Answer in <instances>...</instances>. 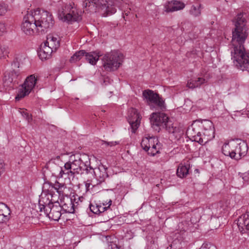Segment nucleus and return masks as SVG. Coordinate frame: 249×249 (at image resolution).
Wrapping results in <instances>:
<instances>
[{
    "label": "nucleus",
    "mask_w": 249,
    "mask_h": 249,
    "mask_svg": "<svg viewBox=\"0 0 249 249\" xmlns=\"http://www.w3.org/2000/svg\"><path fill=\"white\" fill-rule=\"evenodd\" d=\"M8 10V6L4 4H0V16H2L5 14Z\"/></svg>",
    "instance_id": "obj_34"
},
{
    "label": "nucleus",
    "mask_w": 249,
    "mask_h": 249,
    "mask_svg": "<svg viewBox=\"0 0 249 249\" xmlns=\"http://www.w3.org/2000/svg\"><path fill=\"white\" fill-rule=\"evenodd\" d=\"M108 249H120V247L113 242H110L108 244Z\"/></svg>",
    "instance_id": "obj_42"
},
{
    "label": "nucleus",
    "mask_w": 249,
    "mask_h": 249,
    "mask_svg": "<svg viewBox=\"0 0 249 249\" xmlns=\"http://www.w3.org/2000/svg\"><path fill=\"white\" fill-rule=\"evenodd\" d=\"M6 32V28L4 23L0 22V36Z\"/></svg>",
    "instance_id": "obj_41"
},
{
    "label": "nucleus",
    "mask_w": 249,
    "mask_h": 249,
    "mask_svg": "<svg viewBox=\"0 0 249 249\" xmlns=\"http://www.w3.org/2000/svg\"><path fill=\"white\" fill-rule=\"evenodd\" d=\"M234 140L225 142L221 148L222 153L226 156L231 158H235V153L233 152Z\"/></svg>",
    "instance_id": "obj_21"
},
{
    "label": "nucleus",
    "mask_w": 249,
    "mask_h": 249,
    "mask_svg": "<svg viewBox=\"0 0 249 249\" xmlns=\"http://www.w3.org/2000/svg\"><path fill=\"white\" fill-rule=\"evenodd\" d=\"M59 203L64 213H74V204L71 198L68 196L64 197L62 199H61Z\"/></svg>",
    "instance_id": "obj_19"
},
{
    "label": "nucleus",
    "mask_w": 249,
    "mask_h": 249,
    "mask_svg": "<svg viewBox=\"0 0 249 249\" xmlns=\"http://www.w3.org/2000/svg\"><path fill=\"white\" fill-rule=\"evenodd\" d=\"M58 17L64 22H72L81 19L80 12L74 3L66 4L59 10Z\"/></svg>",
    "instance_id": "obj_7"
},
{
    "label": "nucleus",
    "mask_w": 249,
    "mask_h": 249,
    "mask_svg": "<svg viewBox=\"0 0 249 249\" xmlns=\"http://www.w3.org/2000/svg\"><path fill=\"white\" fill-rule=\"evenodd\" d=\"M36 81L37 78L34 74L28 76L24 83L19 88L17 95L15 97L16 101H18L28 95L35 87Z\"/></svg>",
    "instance_id": "obj_10"
},
{
    "label": "nucleus",
    "mask_w": 249,
    "mask_h": 249,
    "mask_svg": "<svg viewBox=\"0 0 249 249\" xmlns=\"http://www.w3.org/2000/svg\"><path fill=\"white\" fill-rule=\"evenodd\" d=\"M199 128L203 130V136L205 142L212 140L214 137V130L213 123L208 120H204L201 122H198Z\"/></svg>",
    "instance_id": "obj_14"
},
{
    "label": "nucleus",
    "mask_w": 249,
    "mask_h": 249,
    "mask_svg": "<svg viewBox=\"0 0 249 249\" xmlns=\"http://www.w3.org/2000/svg\"><path fill=\"white\" fill-rule=\"evenodd\" d=\"M221 208H222L223 209V210L224 211V213H225V212H227V208H228V206L227 205V204H225V205H223V206H220Z\"/></svg>",
    "instance_id": "obj_44"
},
{
    "label": "nucleus",
    "mask_w": 249,
    "mask_h": 249,
    "mask_svg": "<svg viewBox=\"0 0 249 249\" xmlns=\"http://www.w3.org/2000/svg\"><path fill=\"white\" fill-rule=\"evenodd\" d=\"M200 130V128L198 122L195 121L188 128L186 133L189 137L193 138L195 141L197 142L202 144L205 142V140L204 139V136H202Z\"/></svg>",
    "instance_id": "obj_15"
},
{
    "label": "nucleus",
    "mask_w": 249,
    "mask_h": 249,
    "mask_svg": "<svg viewBox=\"0 0 249 249\" xmlns=\"http://www.w3.org/2000/svg\"><path fill=\"white\" fill-rule=\"evenodd\" d=\"M9 48L6 45H3L0 43V59L4 58L9 53Z\"/></svg>",
    "instance_id": "obj_29"
},
{
    "label": "nucleus",
    "mask_w": 249,
    "mask_h": 249,
    "mask_svg": "<svg viewBox=\"0 0 249 249\" xmlns=\"http://www.w3.org/2000/svg\"><path fill=\"white\" fill-rule=\"evenodd\" d=\"M205 82V79L202 77H198L190 80L187 83V86L189 88H195L200 86Z\"/></svg>",
    "instance_id": "obj_27"
},
{
    "label": "nucleus",
    "mask_w": 249,
    "mask_h": 249,
    "mask_svg": "<svg viewBox=\"0 0 249 249\" xmlns=\"http://www.w3.org/2000/svg\"><path fill=\"white\" fill-rule=\"evenodd\" d=\"M79 200H80L81 201H82V200L84 199V198H83V197H79Z\"/></svg>",
    "instance_id": "obj_47"
},
{
    "label": "nucleus",
    "mask_w": 249,
    "mask_h": 249,
    "mask_svg": "<svg viewBox=\"0 0 249 249\" xmlns=\"http://www.w3.org/2000/svg\"><path fill=\"white\" fill-rule=\"evenodd\" d=\"M127 121L131 126V132L135 133L141 121L140 115L136 109L130 108L128 110Z\"/></svg>",
    "instance_id": "obj_16"
},
{
    "label": "nucleus",
    "mask_w": 249,
    "mask_h": 249,
    "mask_svg": "<svg viewBox=\"0 0 249 249\" xmlns=\"http://www.w3.org/2000/svg\"><path fill=\"white\" fill-rule=\"evenodd\" d=\"M229 177V174L226 170H221L220 175H219V179L224 183L227 182V179Z\"/></svg>",
    "instance_id": "obj_31"
},
{
    "label": "nucleus",
    "mask_w": 249,
    "mask_h": 249,
    "mask_svg": "<svg viewBox=\"0 0 249 249\" xmlns=\"http://www.w3.org/2000/svg\"><path fill=\"white\" fill-rule=\"evenodd\" d=\"M199 249H217V248L216 247L212 246V247L209 248V249H208L206 245L203 244L202 245V246Z\"/></svg>",
    "instance_id": "obj_43"
},
{
    "label": "nucleus",
    "mask_w": 249,
    "mask_h": 249,
    "mask_svg": "<svg viewBox=\"0 0 249 249\" xmlns=\"http://www.w3.org/2000/svg\"><path fill=\"white\" fill-rule=\"evenodd\" d=\"M21 113L22 116L25 118L28 122H30L32 121V117L29 115V113L26 111H22L21 112Z\"/></svg>",
    "instance_id": "obj_38"
},
{
    "label": "nucleus",
    "mask_w": 249,
    "mask_h": 249,
    "mask_svg": "<svg viewBox=\"0 0 249 249\" xmlns=\"http://www.w3.org/2000/svg\"><path fill=\"white\" fill-rule=\"evenodd\" d=\"M85 56L87 61L92 65L96 64L101 54L98 52H91L87 53L84 50L76 52L71 58L70 61L71 63L80 60L82 57Z\"/></svg>",
    "instance_id": "obj_12"
},
{
    "label": "nucleus",
    "mask_w": 249,
    "mask_h": 249,
    "mask_svg": "<svg viewBox=\"0 0 249 249\" xmlns=\"http://www.w3.org/2000/svg\"><path fill=\"white\" fill-rule=\"evenodd\" d=\"M200 5H193L190 10V14L194 17H197L200 15Z\"/></svg>",
    "instance_id": "obj_28"
},
{
    "label": "nucleus",
    "mask_w": 249,
    "mask_h": 249,
    "mask_svg": "<svg viewBox=\"0 0 249 249\" xmlns=\"http://www.w3.org/2000/svg\"><path fill=\"white\" fill-rule=\"evenodd\" d=\"M246 213H249V212H247Z\"/></svg>",
    "instance_id": "obj_49"
},
{
    "label": "nucleus",
    "mask_w": 249,
    "mask_h": 249,
    "mask_svg": "<svg viewBox=\"0 0 249 249\" xmlns=\"http://www.w3.org/2000/svg\"><path fill=\"white\" fill-rule=\"evenodd\" d=\"M159 94L154 92L153 90L150 89L144 90L142 92V96L144 99L146 100L147 104L150 105V103L154 99L158 97Z\"/></svg>",
    "instance_id": "obj_25"
},
{
    "label": "nucleus",
    "mask_w": 249,
    "mask_h": 249,
    "mask_svg": "<svg viewBox=\"0 0 249 249\" xmlns=\"http://www.w3.org/2000/svg\"><path fill=\"white\" fill-rule=\"evenodd\" d=\"M14 65H15V66H16V63H14Z\"/></svg>",
    "instance_id": "obj_48"
},
{
    "label": "nucleus",
    "mask_w": 249,
    "mask_h": 249,
    "mask_svg": "<svg viewBox=\"0 0 249 249\" xmlns=\"http://www.w3.org/2000/svg\"><path fill=\"white\" fill-rule=\"evenodd\" d=\"M233 145V150L235 153V158H232V159L238 160L246 155L248 146L246 142L238 140L234 141Z\"/></svg>",
    "instance_id": "obj_18"
},
{
    "label": "nucleus",
    "mask_w": 249,
    "mask_h": 249,
    "mask_svg": "<svg viewBox=\"0 0 249 249\" xmlns=\"http://www.w3.org/2000/svg\"><path fill=\"white\" fill-rule=\"evenodd\" d=\"M108 203H109V205H107V206L105 207L102 206L101 204H98L99 210H100V213L104 212L105 211L107 210L110 208V206L112 204V200L111 199H109V201H108Z\"/></svg>",
    "instance_id": "obj_33"
},
{
    "label": "nucleus",
    "mask_w": 249,
    "mask_h": 249,
    "mask_svg": "<svg viewBox=\"0 0 249 249\" xmlns=\"http://www.w3.org/2000/svg\"><path fill=\"white\" fill-rule=\"evenodd\" d=\"M150 119L152 127L158 132L161 128H165L171 133L176 131L177 127L173 126L172 122L169 121L168 117L164 113H153Z\"/></svg>",
    "instance_id": "obj_5"
},
{
    "label": "nucleus",
    "mask_w": 249,
    "mask_h": 249,
    "mask_svg": "<svg viewBox=\"0 0 249 249\" xmlns=\"http://www.w3.org/2000/svg\"><path fill=\"white\" fill-rule=\"evenodd\" d=\"M102 142H103L102 145L105 144L106 146H115L118 143V142L116 141L107 142L103 141Z\"/></svg>",
    "instance_id": "obj_40"
},
{
    "label": "nucleus",
    "mask_w": 249,
    "mask_h": 249,
    "mask_svg": "<svg viewBox=\"0 0 249 249\" xmlns=\"http://www.w3.org/2000/svg\"><path fill=\"white\" fill-rule=\"evenodd\" d=\"M190 165H183L180 164L177 170V175L180 178H184L186 177L189 173Z\"/></svg>",
    "instance_id": "obj_26"
},
{
    "label": "nucleus",
    "mask_w": 249,
    "mask_h": 249,
    "mask_svg": "<svg viewBox=\"0 0 249 249\" xmlns=\"http://www.w3.org/2000/svg\"><path fill=\"white\" fill-rule=\"evenodd\" d=\"M9 219V215H6V214L3 213L0 214V223H6L8 221Z\"/></svg>",
    "instance_id": "obj_36"
},
{
    "label": "nucleus",
    "mask_w": 249,
    "mask_h": 249,
    "mask_svg": "<svg viewBox=\"0 0 249 249\" xmlns=\"http://www.w3.org/2000/svg\"><path fill=\"white\" fill-rule=\"evenodd\" d=\"M89 209L90 211L94 214H100L98 204H90Z\"/></svg>",
    "instance_id": "obj_32"
},
{
    "label": "nucleus",
    "mask_w": 249,
    "mask_h": 249,
    "mask_svg": "<svg viewBox=\"0 0 249 249\" xmlns=\"http://www.w3.org/2000/svg\"><path fill=\"white\" fill-rule=\"evenodd\" d=\"M195 172L196 173H199V170L198 169H195Z\"/></svg>",
    "instance_id": "obj_46"
},
{
    "label": "nucleus",
    "mask_w": 249,
    "mask_h": 249,
    "mask_svg": "<svg viewBox=\"0 0 249 249\" xmlns=\"http://www.w3.org/2000/svg\"><path fill=\"white\" fill-rule=\"evenodd\" d=\"M10 211L6 205L3 203H0V214L3 213L6 215H10Z\"/></svg>",
    "instance_id": "obj_30"
},
{
    "label": "nucleus",
    "mask_w": 249,
    "mask_h": 249,
    "mask_svg": "<svg viewBox=\"0 0 249 249\" xmlns=\"http://www.w3.org/2000/svg\"><path fill=\"white\" fill-rule=\"evenodd\" d=\"M53 52L55 51L49 45L45 44V42L44 46H41L40 50L38 51V55L42 60H46L50 57Z\"/></svg>",
    "instance_id": "obj_22"
},
{
    "label": "nucleus",
    "mask_w": 249,
    "mask_h": 249,
    "mask_svg": "<svg viewBox=\"0 0 249 249\" xmlns=\"http://www.w3.org/2000/svg\"><path fill=\"white\" fill-rule=\"evenodd\" d=\"M246 22L243 14H238L235 19V28L232 32L230 50L234 66L239 70L249 72V53L244 45L248 36Z\"/></svg>",
    "instance_id": "obj_1"
},
{
    "label": "nucleus",
    "mask_w": 249,
    "mask_h": 249,
    "mask_svg": "<svg viewBox=\"0 0 249 249\" xmlns=\"http://www.w3.org/2000/svg\"><path fill=\"white\" fill-rule=\"evenodd\" d=\"M53 24L52 15L46 11L36 9L27 11L21 25L22 31L26 35L32 36L36 32L43 34Z\"/></svg>",
    "instance_id": "obj_2"
},
{
    "label": "nucleus",
    "mask_w": 249,
    "mask_h": 249,
    "mask_svg": "<svg viewBox=\"0 0 249 249\" xmlns=\"http://www.w3.org/2000/svg\"><path fill=\"white\" fill-rule=\"evenodd\" d=\"M123 55L117 52H112L106 54L103 59V65L107 71H112L117 70L122 64Z\"/></svg>",
    "instance_id": "obj_8"
},
{
    "label": "nucleus",
    "mask_w": 249,
    "mask_h": 249,
    "mask_svg": "<svg viewBox=\"0 0 249 249\" xmlns=\"http://www.w3.org/2000/svg\"><path fill=\"white\" fill-rule=\"evenodd\" d=\"M240 177L242 178L243 181L247 183H249V171L247 172L242 173L240 175Z\"/></svg>",
    "instance_id": "obj_35"
},
{
    "label": "nucleus",
    "mask_w": 249,
    "mask_h": 249,
    "mask_svg": "<svg viewBox=\"0 0 249 249\" xmlns=\"http://www.w3.org/2000/svg\"><path fill=\"white\" fill-rule=\"evenodd\" d=\"M149 106L151 109L155 108L162 111L164 110L166 108L164 101L163 100L162 97L159 95V94L158 95V97L156 98V99H154L152 101Z\"/></svg>",
    "instance_id": "obj_23"
},
{
    "label": "nucleus",
    "mask_w": 249,
    "mask_h": 249,
    "mask_svg": "<svg viewBox=\"0 0 249 249\" xmlns=\"http://www.w3.org/2000/svg\"><path fill=\"white\" fill-rule=\"evenodd\" d=\"M89 166V159L87 155L71 156L64 167H60L59 176L61 178H63L64 175L68 178H73L75 174H88Z\"/></svg>",
    "instance_id": "obj_3"
},
{
    "label": "nucleus",
    "mask_w": 249,
    "mask_h": 249,
    "mask_svg": "<svg viewBox=\"0 0 249 249\" xmlns=\"http://www.w3.org/2000/svg\"><path fill=\"white\" fill-rule=\"evenodd\" d=\"M45 44L49 45L51 48L56 51L60 46L59 38L52 35H49L47 36Z\"/></svg>",
    "instance_id": "obj_24"
},
{
    "label": "nucleus",
    "mask_w": 249,
    "mask_h": 249,
    "mask_svg": "<svg viewBox=\"0 0 249 249\" xmlns=\"http://www.w3.org/2000/svg\"><path fill=\"white\" fill-rule=\"evenodd\" d=\"M107 168L103 164L99 165L98 167L93 168L89 166L88 170L89 173H93L95 178L96 184H100L105 181V179L108 177L107 173Z\"/></svg>",
    "instance_id": "obj_13"
},
{
    "label": "nucleus",
    "mask_w": 249,
    "mask_h": 249,
    "mask_svg": "<svg viewBox=\"0 0 249 249\" xmlns=\"http://www.w3.org/2000/svg\"><path fill=\"white\" fill-rule=\"evenodd\" d=\"M5 163L3 160L0 159V175L5 171Z\"/></svg>",
    "instance_id": "obj_39"
},
{
    "label": "nucleus",
    "mask_w": 249,
    "mask_h": 249,
    "mask_svg": "<svg viewBox=\"0 0 249 249\" xmlns=\"http://www.w3.org/2000/svg\"><path fill=\"white\" fill-rule=\"evenodd\" d=\"M185 5L183 3L177 0L168 2L164 5V11L172 12L181 10L184 8Z\"/></svg>",
    "instance_id": "obj_20"
},
{
    "label": "nucleus",
    "mask_w": 249,
    "mask_h": 249,
    "mask_svg": "<svg viewBox=\"0 0 249 249\" xmlns=\"http://www.w3.org/2000/svg\"><path fill=\"white\" fill-rule=\"evenodd\" d=\"M39 209L48 217L54 221H58L63 213L62 208L57 199L42 196L39 200Z\"/></svg>",
    "instance_id": "obj_4"
},
{
    "label": "nucleus",
    "mask_w": 249,
    "mask_h": 249,
    "mask_svg": "<svg viewBox=\"0 0 249 249\" xmlns=\"http://www.w3.org/2000/svg\"><path fill=\"white\" fill-rule=\"evenodd\" d=\"M98 185V184H96V182L93 180H91L90 181L88 180L85 183V186L86 187L87 190H89V187L90 186H91L93 187L95 185Z\"/></svg>",
    "instance_id": "obj_37"
},
{
    "label": "nucleus",
    "mask_w": 249,
    "mask_h": 249,
    "mask_svg": "<svg viewBox=\"0 0 249 249\" xmlns=\"http://www.w3.org/2000/svg\"><path fill=\"white\" fill-rule=\"evenodd\" d=\"M141 145L142 149L152 156L159 153L161 148L160 143H159L158 139L155 137L143 138Z\"/></svg>",
    "instance_id": "obj_11"
},
{
    "label": "nucleus",
    "mask_w": 249,
    "mask_h": 249,
    "mask_svg": "<svg viewBox=\"0 0 249 249\" xmlns=\"http://www.w3.org/2000/svg\"><path fill=\"white\" fill-rule=\"evenodd\" d=\"M118 0H85L83 5L84 7L93 6L96 9L102 11L105 16L114 14L116 12V9L114 6L117 5Z\"/></svg>",
    "instance_id": "obj_6"
},
{
    "label": "nucleus",
    "mask_w": 249,
    "mask_h": 249,
    "mask_svg": "<svg viewBox=\"0 0 249 249\" xmlns=\"http://www.w3.org/2000/svg\"><path fill=\"white\" fill-rule=\"evenodd\" d=\"M20 78L21 75L19 70L7 71L3 78L4 86L11 87L12 85L18 84V81Z\"/></svg>",
    "instance_id": "obj_17"
},
{
    "label": "nucleus",
    "mask_w": 249,
    "mask_h": 249,
    "mask_svg": "<svg viewBox=\"0 0 249 249\" xmlns=\"http://www.w3.org/2000/svg\"><path fill=\"white\" fill-rule=\"evenodd\" d=\"M66 189L65 184L61 183L58 181H55L54 183L45 182L42 187L43 191L47 193L44 197H49L51 199L57 198V195L54 194L55 192H57L59 195H63Z\"/></svg>",
    "instance_id": "obj_9"
},
{
    "label": "nucleus",
    "mask_w": 249,
    "mask_h": 249,
    "mask_svg": "<svg viewBox=\"0 0 249 249\" xmlns=\"http://www.w3.org/2000/svg\"><path fill=\"white\" fill-rule=\"evenodd\" d=\"M101 205L102 206L105 207V206H107V205H109V203H108V202H105V203H103Z\"/></svg>",
    "instance_id": "obj_45"
}]
</instances>
